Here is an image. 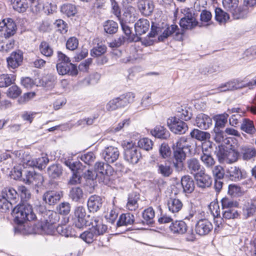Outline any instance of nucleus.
<instances>
[{
	"instance_id": "nucleus-38",
	"label": "nucleus",
	"mask_w": 256,
	"mask_h": 256,
	"mask_svg": "<svg viewBox=\"0 0 256 256\" xmlns=\"http://www.w3.org/2000/svg\"><path fill=\"white\" fill-rule=\"evenodd\" d=\"M150 132L155 138L162 140H166L170 136L168 130L161 126H156L153 130H152Z\"/></svg>"
},
{
	"instance_id": "nucleus-33",
	"label": "nucleus",
	"mask_w": 256,
	"mask_h": 256,
	"mask_svg": "<svg viewBox=\"0 0 256 256\" xmlns=\"http://www.w3.org/2000/svg\"><path fill=\"white\" fill-rule=\"evenodd\" d=\"M157 172L163 177H169L173 172V168L170 162H164V163H157Z\"/></svg>"
},
{
	"instance_id": "nucleus-51",
	"label": "nucleus",
	"mask_w": 256,
	"mask_h": 256,
	"mask_svg": "<svg viewBox=\"0 0 256 256\" xmlns=\"http://www.w3.org/2000/svg\"><path fill=\"white\" fill-rule=\"evenodd\" d=\"M241 156L244 160H250L256 156V150L252 147L244 146L242 148Z\"/></svg>"
},
{
	"instance_id": "nucleus-22",
	"label": "nucleus",
	"mask_w": 256,
	"mask_h": 256,
	"mask_svg": "<svg viewBox=\"0 0 256 256\" xmlns=\"http://www.w3.org/2000/svg\"><path fill=\"white\" fill-rule=\"evenodd\" d=\"M56 78L52 74H48L46 76L40 78H35V84L38 86H42L48 89H51L54 86Z\"/></svg>"
},
{
	"instance_id": "nucleus-4",
	"label": "nucleus",
	"mask_w": 256,
	"mask_h": 256,
	"mask_svg": "<svg viewBox=\"0 0 256 256\" xmlns=\"http://www.w3.org/2000/svg\"><path fill=\"white\" fill-rule=\"evenodd\" d=\"M124 159L130 164H137L142 158L140 148L132 142H127L124 146Z\"/></svg>"
},
{
	"instance_id": "nucleus-54",
	"label": "nucleus",
	"mask_w": 256,
	"mask_h": 256,
	"mask_svg": "<svg viewBox=\"0 0 256 256\" xmlns=\"http://www.w3.org/2000/svg\"><path fill=\"white\" fill-rule=\"evenodd\" d=\"M192 116V110L190 108L185 107L181 108V111H178L176 117L182 120L188 121L191 119Z\"/></svg>"
},
{
	"instance_id": "nucleus-44",
	"label": "nucleus",
	"mask_w": 256,
	"mask_h": 256,
	"mask_svg": "<svg viewBox=\"0 0 256 256\" xmlns=\"http://www.w3.org/2000/svg\"><path fill=\"white\" fill-rule=\"evenodd\" d=\"M56 231L62 236L66 238L76 236L75 232L72 228L66 225L58 226L56 228Z\"/></svg>"
},
{
	"instance_id": "nucleus-2",
	"label": "nucleus",
	"mask_w": 256,
	"mask_h": 256,
	"mask_svg": "<svg viewBox=\"0 0 256 256\" xmlns=\"http://www.w3.org/2000/svg\"><path fill=\"white\" fill-rule=\"evenodd\" d=\"M134 94L128 92L110 100L106 104V108L108 111H113L118 108L126 106L134 101Z\"/></svg>"
},
{
	"instance_id": "nucleus-28",
	"label": "nucleus",
	"mask_w": 256,
	"mask_h": 256,
	"mask_svg": "<svg viewBox=\"0 0 256 256\" xmlns=\"http://www.w3.org/2000/svg\"><path fill=\"white\" fill-rule=\"evenodd\" d=\"M24 208L20 206V204L17 205L12 210V215L14 217V221L18 224H22L27 221L28 218L24 214Z\"/></svg>"
},
{
	"instance_id": "nucleus-26",
	"label": "nucleus",
	"mask_w": 256,
	"mask_h": 256,
	"mask_svg": "<svg viewBox=\"0 0 256 256\" xmlns=\"http://www.w3.org/2000/svg\"><path fill=\"white\" fill-rule=\"evenodd\" d=\"M59 74H68L72 76L77 75L78 70L77 65H56Z\"/></svg>"
},
{
	"instance_id": "nucleus-11",
	"label": "nucleus",
	"mask_w": 256,
	"mask_h": 256,
	"mask_svg": "<svg viewBox=\"0 0 256 256\" xmlns=\"http://www.w3.org/2000/svg\"><path fill=\"white\" fill-rule=\"evenodd\" d=\"M206 145L210 150L216 154L218 160L220 162H226L228 147L221 145L217 147L212 142L208 140L206 142Z\"/></svg>"
},
{
	"instance_id": "nucleus-3",
	"label": "nucleus",
	"mask_w": 256,
	"mask_h": 256,
	"mask_svg": "<svg viewBox=\"0 0 256 256\" xmlns=\"http://www.w3.org/2000/svg\"><path fill=\"white\" fill-rule=\"evenodd\" d=\"M108 164L97 162L94 164V170L98 176L100 183L107 184L110 180V177L113 174V168Z\"/></svg>"
},
{
	"instance_id": "nucleus-14",
	"label": "nucleus",
	"mask_w": 256,
	"mask_h": 256,
	"mask_svg": "<svg viewBox=\"0 0 256 256\" xmlns=\"http://www.w3.org/2000/svg\"><path fill=\"white\" fill-rule=\"evenodd\" d=\"M102 156L107 163H114L118 159L120 152L117 148L110 146L103 150Z\"/></svg>"
},
{
	"instance_id": "nucleus-24",
	"label": "nucleus",
	"mask_w": 256,
	"mask_h": 256,
	"mask_svg": "<svg viewBox=\"0 0 256 256\" xmlns=\"http://www.w3.org/2000/svg\"><path fill=\"white\" fill-rule=\"evenodd\" d=\"M63 163L71 170L72 173L75 172L82 173L84 170L85 166H83L79 160L74 161L71 158L64 159Z\"/></svg>"
},
{
	"instance_id": "nucleus-56",
	"label": "nucleus",
	"mask_w": 256,
	"mask_h": 256,
	"mask_svg": "<svg viewBox=\"0 0 256 256\" xmlns=\"http://www.w3.org/2000/svg\"><path fill=\"white\" fill-rule=\"evenodd\" d=\"M228 117V114L226 112L216 116L214 118L216 121L214 128L220 129L223 128L227 122Z\"/></svg>"
},
{
	"instance_id": "nucleus-20",
	"label": "nucleus",
	"mask_w": 256,
	"mask_h": 256,
	"mask_svg": "<svg viewBox=\"0 0 256 256\" xmlns=\"http://www.w3.org/2000/svg\"><path fill=\"white\" fill-rule=\"evenodd\" d=\"M195 124L200 129L206 130L212 126V120L206 114H200L196 118Z\"/></svg>"
},
{
	"instance_id": "nucleus-29",
	"label": "nucleus",
	"mask_w": 256,
	"mask_h": 256,
	"mask_svg": "<svg viewBox=\"0 0 256 256\" xmlns=\"http://www.w3.org/2000/svg\"><path fill=\"white\" fill-rule=\"evenodd\" d=\"M47 173L50 179H58L62 174V166L58 164H52L47 168Z\"/></svg>"
},
{
	"instance_id": "nucleus-45",
	"label": "nucleus",
	"mask_w": 256,
	"mask_h": 256,
	"mask_svg": "<svg viewBox=\"0 0 256 256\" xmlns=\"http://www.w3.org/2000/svg\"><path fill=\"white\" fill-rule=\"evenodd\" d=\"M84 195L82 190L78 186L72 188L69 192V198L74 202H78L82 198Z\"/></svg>"
},
{
	"instance_id": "nucleus-5",
	"label": "nucleus",
	"mask_w": 256,
	"mask_h": 256,
	"mask_svg": "<svg viewBox=\"0 0 256 256\" xmlns=\"http://www.w3.org/2000/svg\"><path fill=\"white\" fill-rule=\"evenodd\" d=\"M17 26L12 18H4L0 22V32L5 38H8L16 32Z\"/></svg>"
},
{
	"instance_id": "nucleus-52",
	"label": "nucleus",
	"mask_w": 256,
	"mask_h": 256,
	"mask_svg": "<svg viewBox=\"0 0 256 256\" xmlns=\"http://www.w3.org/2000/svg\"><path fill=\"white\" fill-rule=\"evenodd\" d=\"M215 20L219 23H225L230 18L229 14L224 12L221 8H215Z\"/></svg>"
},
{
	"instance_id": "nucleus-35",
	"label": "nucleus",
	"mask_w": 256,
	"mask_h": 256,
	"mask_svg": "<svg viewBox=\"0 0 256 256\" xmlns=\"http://www.w3.org/2000/svg\"><path fill=\"white\" fill-rule=\"evenodd\" d=\"M49 162V160L46 156H42L38 158L28 160L27 164L32 168L36 167L39 170L44 168Z\"/></svg>"
},
{
	"instance_id": "nucleus-46",
	"label": "nucleus",
	"mask_w": 256,
	"mask_h": 256,
	"mask_svg": "<svg viewBox=\"0 0 256 256\" xmlns=\"http://www.w3.org/2000/svg\"><path fill=\"white\" fill-rule=\"evenodd\" d=\"M191 137L200 141L206 140L210 138V134L206 132L200 130L198 129L193 130L190 133Z\"/></svg>"
},
{
	"instance_id": "nucleus-1",
	"label": "nucleus",
	"mask_w": 256,
	"mask_h": 256,
	"mask_svg": "<svg viewBox=\"0 0 256 256\" xmlns=\"http://www.w3.org/2000/svg\"><path fill=\"white\" fill-rule=\"evenodd\" d=\"M198 24V22L193 16L192 13L188 12L182 18L180 22V25L182 28H178L176 24H172L168 26L160 35L158 39L160 41H164V39L172 35L174 38L176 40H183L185 30L192 29Z\"/></svg>"
},
{
	"instance_id": "nucleus-12",
	"label": "nucleus",
	"mask_w": 256,
	"mask_h": 256,
	"mask_svg": "<svg viewBox=\"0 0 256 256\" xmlns=\"http://www.w3.org/2000/svg\"><path fill=\"white\" fill-rule=\"evenodd\" d=\"M194 178L196 186L202 190L210 187L212 184V178L206 174L204 170L200 172L199 174H197L194 176Z\"/></svg>"
},
{
	"instance_id": "nucleus-31",
	"label": "nucleus",
	"mask_w": 256,
	"mask_h": 256,
	"mask_svg": "<svg viewBox=\"0 0 256 256\" xmlns=\"http://www.w3.org/2000/svg\"><path fill=\"white\" fill-rule=\"evenodd\" d=\"M140 194L136 192H132L128 194L126 208L130 211L136 210L138 208V201L140 200Z\"/></svg>"
},
{
	"instance_id": "nucleus-43",
	"label": "nucleus",
	"mask_w": 256,
	"mask_h": 256,
	"mask_svg": "<svg viewBox=\"0 0 256 256\" xmlns=\"http://www.w3.org/2000/svg\"><path fill=\"white\" fill-rule=\"evenodd\" d=\"M243 214L246 218L254 215L256 211V206L252 200L245 202L244 204Z\"/></svg>"
},
{
	"instance_id": "nucleus-23",
	"label": "nucleus",
	"mask_w": 256,
	"mask_h": 256,
	"mask_svg": "<svg viewBox=\"0 0 256 256\" xmlns=\"http://www.w3.org/2000/svg\"><path fill=\"white\" fill-rule=\"evenodd\" d=\"M136 222L134 215L130 212H126L120 215L116 223V226L118 228L122 226L132 225Z\"/></svg>"
},
{
	"instance_id": "nucleus-41",
	"label": "nucleus",
	"mask_w": 256,
	"mask_h": 256,
	"mask_svg": "<svg viewBox=\"0 0 256 256\" xmlns=\"http://www.w3.org/2000/svg\"><path fill=\"white\" fill-rule=\"evenodd\" d=\"M168 210L172 213L178 212L182 207V203L179 199L170 198L167 202Z\"/></svg>"
},
{
	"instance_id": "nucleus-57",
	"label": "nucleus",
	"mask_w": 256,
	"mask_h": 256,
	"mask_svg": "<svg viewBox=\"0 0 256 256\" xmlns=\"http://www.w3.org/2000/svg\"><path fill=\"white\" fill-rule=\"evenodd\" d=\"M230 12L232 14L234 19L244 18L248 14L246 8H243L238 7V6L233 10H230Z\"/></svg>"
},
{
	"instance_id": "nucleus-16",
	"label": "nucleus",
	"mask_w": 256,
	"mask_h": 256,
	"mask_svg": "<svg viewBox=\"0 0 256 256\" xmlns=\"http://www.w3.org/2000/svg\"><path fill=\"white\" fill-rule=\"evenodd\" d=\"M62 196L61 192L48 190L44 194L42 200L45 204L50 206L54 205L60 200Z\"/></svg>"
},
{
	"instance_id": "nucleus-15",
	"label": "nucleus",
	"mask_w": 256,
	"mask_h": 256,
	"mask_svg": "<svg viewBox=\"0 0 256 256\" xmlns=\"http://www.w3.org/2000/svg\"><path fill=\"white\" fill-rule=\"evenodd\" d=\"M103 198L98 195L91 196L87 202L88 208L90 212H96L102 208Z\"/></svg>"
},
{
	"instance_id": "nucleus-53",
	"label": "nucleus",
	"mask_w": 256,
	"mask_h": 256,
	"mask_svg": "<svg viewBox=\"0 0 256 256\" xmlns=\"http://www.w3.org/2000/svg\"><path fill=\"white\" fill-rule=\"evenodd\" d=\"M14 9L18 12H24L28 8L26 0H14L12 3Z\"/></svg>"
},
{
	"instance_id": "nucleus-27",
	"label": "nucleus",
	"mask_w": 256,
	"mask_h": 256,
	"mask_svg": "<svg viewBox=\"0 0 256 256\" xmlns=\"http://www.w3.org/2000/svg\"><path fill=\"white\" fill-rule=\"evenodd\" d=\"M150 28V22L148 20L140 18L134 24L136 36H139L146 33Z\"/></svg>"
},
{
	"instance_id": "nucleus-48",
	"label": "nucleus",
	"mask_w": 256,
	"mask_h": 256,
	"mask_svg": "<svg viewBox=\"0 0 256 256\" xmlns=\"http://www.w3.org/2000/svg\"><path fill=\"white\" fill-rule=\"evenodd\" d=\"M60 11L68 17L74 16L77 13V9L76 6L72 4H63L60 8Z\"/></svg>"
},
{
	"instance_id": "nucleus-6",
	"label": "nucleus",
	"mask_w": 256,
	"mask_h": 256,
	"mask_svg": "<svg viewBox=\"0 0 256 256\" xmlns=\"http://www.w3.org/2000/svg\"><path fill=\"white\" fill-rule=\"evenodd\" d=\"M167 124L170 130L176 134H182L188 130L187 124L176 116L168 118Z\"/></svg>"
},
{
	"instance_id": "nucleus-60",
	"label": "nucleus",
	"mask_w": 256,
	"mask_h": 256,
	"mask_svg": "<svg viewBox=\"0 0 256 256\" xmlns=\"http://www.w3.org/2000/svg\"><path fill=\"white\" fill-rule=\"evenodd\" d=\"M23 60L22 53L21 51L12 52L10 56L7 58V62L8 64L15 62V64H19L20 62H22Z\"/></svg>"
},
{
	"instance_id": "nucleus-34",
	"label": "nucleus",
	"mask_w": 256,
	"mask_h": 256,
	"mask_svg": "<svg viewBox=\"0 0 256 256\" xmlns=\"http://www.w3.org/2000/svg\"><path fill=\"white\" fill-rule=\"evenodd\" d=\"M242 173L238 167L232 166L226 171V178L232 181H238L242 179Z\"/></svg>"
},
{
	"instance_id": "nucleus-37",
	"label": "nucleus",
	"mask_w": 256,
	"mask_h": 256,
	"mask_svg": "<svg viewBox=\"0 0 256 256\" xmlns=\"http://www.w3.org/2000/svg\"><path fill=\"white\" fill-rule=\"evenodd\" d=\"M1 194H2L6 198L10 201L12 203V205L16 202L19 196L18 192L11 187L4 188L1 192Z\"/></svg>"
},
{
	"instance_id": "nucleus-39",
	"label": "nucleus",
	"mask_w": 256,
	"mask_h": 256,
	"mask_svg": "<svg viewBox=\"0 0 256 256\" xmlns=\"http://www.w3.org/2000/svg\"><path fill=\"white\" fill-rule=\"evenodd\" d=\"M240 126L242 131L249 134L253 135L256 132V128L253 122L248 118H242Z\"/></svg>"
},
{
	"instance_id": "nucleus-40",
	"label": "nucleus",
	"mask_w": 256,
	"mask_h": 256,
	"mask_svg": "<svg viewBox=\"0 0 256 256\" xmlns=\"http://www.w3.org/2000/svg\"><path fill=\"white\" fill-rule=\"evenodd\" d=\"M176 146L181 148L186 154H190L194 146L193 142H188L186 138L182 137L176 142Z\"/></svg>"
},
{
	"instance_id": "nucleus-10",
	"label": "nucleus",
	"mask_w": 256,
	"mask_h": 256,
	"mask_svg": "<svg viewBox=\"0 0 256 256\" xmlns=\"http://www.w3.org/2000/svg\"><path fill=\"white\" fill-rule=\"evenodd\" d=\"M91 226L90 228L98 236L103 235L106 231L108 226L103 223L102 218L99 216H94L90 222H88L87 226Z\"/></svg>"
},
{
	"instance_id": "nucleus-19",
	"label": "nucleus",
	"mask_w": 256,
	"mask_h": 256,
	"mask_svg": "<svg viewBox=\"0 0 256 256\" xmlns=\"http://www.w3.org/2000/svg\"><path fill=\"white\" fill-rule=\"evenodd\" d=\"M34 229L36 232L40 234L53 235L56 231V228L52 224L42 222L36 224Z\"/></svg>"
},
{
	"instance_id": "nucleus-62",
	"label": "nucleus",
	"mask_w": 256,
	"mask_h": 256,
	"mask_svg": "<svg viewBox=\"0 0 256 256\" xmlns=\"http://www.w3.org/2000/svg\"><path fill=\"white\" fill-rule=\"evenodd\" d=\"M18 194L21 198L20 203L28 202V200L30 198L31 194L27 188L24 186H18Z\"/></svg>"
},
{
	"instance_id": "nucleus-21",
	"label": "nucleus",
	"mask_w": 256,
	"mask_h": 256,
	"mask_svg": "<svg viewBox=\"0 0 256 256\" xmlns=\"http://www.w3.org/2000/svg\"><path fill=\"white\" fill-rule=\"evenodd\" d=\"M186 164L190 174L194 176L200 171H204V168L201 166L199 160L194 158L188 159Z\"/></svg>"
},
{
	"instance_id": "nucleus-9",
	"label": "nucleus",
	"mask_w": 256,
	"mask_h": 256,
	"mask_svg": "<svg viewBox=\"0 0 256 256\" xmlns=\"http://www.w3.org/2000/svg\"><path fill=\"white\" fill-rule=\"evenodd\" d=\"M186 154L181 148L176 146L174 150L173 165L176 172H180L184 170V161L186 160Z\"/></svg>"
},
{
	"instance_id": "nucleus-55",
	"label": "nucleus",
	"mask_w": 256,
	"mask_h": 256,
	"mask_svg": "<svg viewBox=\"0 0 256 256\" xmlns=\"http://www.w3.org/2000/svg\"><path fill=\"white\" fill-rule=\"evenodd\" d=\"M220 202L222 204V210L234 208L238 206L237 202H234L232 198L227 197L223 198Z\"/></svg>"
},
{
	"instance_id": "nucleus-36",
	"label": "nucleus",
	"mask_w": 256,
	"mask_h": 256,
	"mask_svg": "<svg viewBox=\"0 0 256 256\" xmlns=\"http://www.w3.org/2000/svg\"><path fill=\"white\" fill-rule=\"evenodd\" d=\"M187 226L183 220H176L170 226V229L173 234H184L187 230Z\"/></svg>"
},
{
	"instance_id": "nucleus-50",
	"label": "nucleus",
	"mask_w": 256,
	"mask_h": 256,
	"mask_svg": "<svg viewBox=\"0 0 256 256\" xmlns=\"http://www.w3.org/2000/svg\"><path fill=\"white\" fill-rule=\"evenodd\" d=\"M214 140L218 143L224 142L225 144H228L229 140H227L226 135L224 131L222 130L220 128H214Z\"/></svg>"
},
{
	"instance_id": "nucleus-58",
	"label": "nucleus",
	"mask_w": 256,
	"mask_h": 256,
	"mask_svg": "<svg viewBox=\"0 0 256 256\" xmlns=\"http://www.w3.org/2000/svg\"><path fill=\"white\" fill-rule=\"evenodd\" d=\"M240 156V154L238 150L232 148L228 147L226 158L227 163H232L236 161Z\"/></svg>"
},
{
	"instance_id": "nucleus-63",
	"label": "nucleus",
	"mask_w": 256,
	"mask_h": 256,
	"mask_svg": "<svg viewBox=\"0 0 256 256\" xmlns=\"http://www.w3.org/2000/svg\"><path fill=\"white\" fill-rule=\"evenodd\" d=\"M39 48L40 52L46 56H50L53 54L52 48L50 47L49 44L46 41L41 42Z\"/></svg>"
},
{
	"instance_id": "nucleus-61",
	"label": "nucleus",
	"mask_w": 256,
	"mask_h": 256,
	"mask_svg": "<svg viewBox=\"0 0 256 256\" xmlns=\"http://www.w3.org/2000/svg\"><path fill=\"white\" fill-rule=\"evenodd\" d=\"M222 218L235 219L240 216V214L234 208L222 210Z\"/></svg>"
},
{
	"instance_id": "nucleus-8",
	"label": "nucleus",
	"mask_w": 256,
	"mask_h": 256,
	"mask_svg": "<svg viewBox=\"0 0 256 256\" xmlns=\"http://www.w3.org/2000/svg\"><path fill=\"white\" fill-rule=\"evenodd\" d=\"M248 82L246 80H240L238 79H234L224 84H221L217 88L218 92H224L234 90L240 89L244 87L248 86Z\"/></svg>"
},
{
	"instance_id": "nucleus-30",
	"label": "nucleus",
	"mask_w": 256,
	"mask_h": 256,
	"mask_svg": "<svg viewBox=\"0 0 256 256\" xmlns=\"http://www.w3.org/2000/svg\"><path fill=\"white\" fill-rule=\"evenodd\" d=\"M120 24L123 32L126 35L127 42H139L141 38L140 36H136V34H132L130 27L126 22L120 20Z\"/></svg>"
},
{
	"instance_id": "nucleus-7",
	"label": "nucleus",
	"mask_w": 256,
	"mask_h": 256,
	"mask_svg": "<svg viewBox=\"0 0 256 256\" xmlns=\"http://www.w3.org/2000/svg\"><path fill=\"white\" fill-rule=\"evenodd\" d=\"M86 210L82 206L76 208L73 218V225L76 228L81 229L87 226L88 220L86 219Z\"/></svg>"
},
{
	"instance_id": "nucleus-17",
	"label": "nucleus",
	"mask_w": 256,
	"mask_h": 256,
	"mask_svg": "<svg viewBox=\"0 0 256 256\" xmlns=\"http://www.w3.org/2000/svg\"><path fill=\"white\" fill-rule=\"evenodd\" d=\"M138 6L141 14L146 16L152 14L154 8L152 0H138Z\"/></svg>"
},
{
	"instance_id": "nucleus-13",
	"label": "nucleus",
	"mask_w": 256,
	"mask_h": 256,
	"mask_svg": "<svg viewBox=\"0 0 256 256\" xmlns=\"http://www.w3.org/2000/svg\"><path fill=\"white\" fill-rule=\"evenodd\" d=\"M212 228V224L206 219L200 220L195 226L196 232L200 236L208 234Z\"/></svg>"
},
{
	"instance_id": "nucleus-42",
	"label": "nucleus",
	"mask_w": 256,
	"mask_h": 256,
	"mask_svg": "<svg viewBox=\"0 0 256 256\" xmlns=\"http://www.w3.org/2000/svg\"><path fill=\"white\" fill-rule=\"evenodd\" d=\"M103 27L106 33L114 34L118 32V25L116 22L112 20H107L104 23Z\"/></svg>"
},
{
	"instance_id": "nucleus-32",
	"label": "nucleus",
	"mask_w": 256,
	"mask_h": 256,
	"mask_svg": "<svg viewBox=\"0 0 256 256\" xmlns=\"http://www.w3.org/2000/svg\"><path fill=\"white\" fill-rule=\"evenodd\" d=\"M181 184L183 188V192L185 193L190 194L194 190V182L190 176H184L182 178Z\"/></svg>"
},
{
	"instance_id": "nucleus-64",
	"label": "nucleus",
	"mask_w": 256,
	"mask_h": 256,
	"mask_svg": "<svg viewBox=\"0 0 256 256\" xmlns=\"http://www.w3.org/2000/svg\"><path fill=\"white\" fill-rule=\"evenodd\" d=\"M256 58V46L248 48L244 54L243 58L246 62H249Z\"/></svg>"
},
{
	"instance_id": "nucleus-59",
	"label": "nucleus",
	"mask_w": 256,
	"mask_h": 256,
	"mask_svg": "<svg viewBox=\"0 0 256 256\" xmlns=\"http://www.w3.org/2000/svg\"><path fill=\"white\" fill-rule=\"evenodd\" d=\"M153 144V142L150 139L147 138H141L138 142V148L146 151L152 150Z\"/></svg>"
},
{
	"instance_id": "nucleus-18",
	"label": "nucleus",
	"mask_w": 256,
	"mask_h": 256,
	"mask_svg": "<svg viewBox=\"0 0 256 256\" xmlns=\"http://www.w3.org/2000/svg\"><path fill=\"white\" fill-rule=\"evenodd\" d=\"M202 154L200 156V160L206 167H211L214 164L215 161L212 157V154L213 152L210 150L206 145V142L203 145Z\"/></svg>"
},
{
	"instance_id": "nucleus-47",
	"label": "nucleus",
	"mask_w": 256,
	"mask_h": 256,
	"mask_svg": "<svg viewBox=\"0 0 256 256\" xmlns=\"http://www.w3.org/2000/svg\"><path fill=\"white\" fill-rule=\"evenodd\" d=\"M20 204L21 207L24 208L25 210H24V214L26 215V217L28 218V219H26L28 221L33 220L36 218V216L30 204L28 202H23L20 203Z\"/></svg>"
},
{
	"instance_id": "nucleus-25",
	"label": "nucleus",
	"mask_w": 256,
	"mask_h": 256,
	"mask_svg": "<svg viewBox=\"0 0 256 256\" xmlns=\"http://www.w3.org/2000/svg\"><path fill=\"white\" fill-rule=\"evenodd\" d=\"M154 216L155 212L153 208L149 207L145 209L142 212L143 220H141L140 222H137L136 224L142 223L143 225L152 226L154 222Z\"/></svg>"
},
{
	"instance_id": "nucleus-49",
	"label": "nucleus",
	"mask_w": 256,
	"mask_h": 256,
	"mask_svg": "<svg viewBox=\"0 0 256 256\" xmlns=\"http://www.w3.org/2000/svg\"><path fill=\"white\" fill-rule=\"evenodd\" d=\"M98 236V235L95 232L94 233V232L90 228L81 234L80 236L84 241L88 244L92 243Z\"/></svg>"
}]
</instances>
